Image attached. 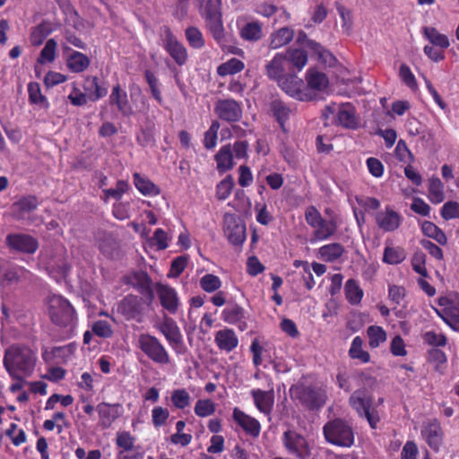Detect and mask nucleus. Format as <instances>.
<instances>
[{
	"label": "nucleus",
	"instance_id": "1",
	"mask_svg": "<svg viewBox=\"0 0 459 459\" xmlns=\"http://www.w3.org/2000/svg\"><path fill=\"white\" fill-rule=\"evenodd\" d=\"M37 361L36 351L22 343L10 345L5 349L3 358L4 368L13 379L18 381L33 374Z\"/></svg>",
	"mask_w": 459,
	"mask_h": 459
},
{
	"label": "nucleus",
	"instance_id": "2",
	"mask_svg": "<svg viewBox=\"0 0 459 459\" xmlns=\"http://www.w3.org/2000/svg\"><path fill=\"white\" fill-rule=\"evenodd\" d=\"M327 442L344 447H350L354 443V433L350 424L341 419L327 422L323 429Z\"/></svg>",
	"mask_w": 459,
	"mask_h": 459
},
{
	"label": "nucleus",
	"instance_id": "3",
	"mask_svg": "<svg viewBox=\"0 0 459 459\" xmlns=\"http://www.w3.org/2000/svg\"><path fill=\"white\" fill-rule=\"evenodd\" d=\"M48 313L51 321L61 327L71 326L75 321L73 306L59 295H53L48 299Z\"/></svg>",
	"mask_w": 459,
	"mask_h": 459
},
{
	"label": "nucleus",
	"instance_id": "4",
	"mask_svg": "<svg viewBox=\"0 0 459 459\" xmlns=\"http://www.w3.org/2000/svg\"><path fill=\"white\" fill-rule=\"evenodd\" d=\"M290 392L292 397L309 410L320 409L326 401V394L322 389L310 385H295L290 387Z\"/></svg>",
	"mask_w": 459,
	"mask_h": 459
},
{
	"label": "nucleus",
	"instance_id": "5",
	"mask_svg": "<svg viewBox=\"0 0 459 459\" xmlns=\"http://www.w3.org/2000/svg\"><path fill=\"white\" fill-rule=\"evenodd\" d=\"M349 402L360 417H365L367 419L372 429H377L380 418L377 411L371 409L372 399L368 395L366 390L359 389L353 392Z\"/></svg>",
	"mask_w": 459,
	"mask_h": 459
},
{
	"label": "nucleus",
	"instance_id": "6",
	"mask_svg": "<svg viewBox=\"0 0 459 459\" xmlns=\"http://www.w3.org/2000/svg\"><path fill=\"white\" fill-rule=\"evenodd\" d=\"M138 346L153 362L162 365L169 362L168 351L155 336L148 333L141 334L138 339Z\"/></svg>",
	"mask_w": 459,
	"mask_h": 459
},
{
	"label": "nucleus",
	"instance_id": "7",
	"mask_svg": "<svg viewBox=\"0 0 459 459\" xmlns=\"http://www.w3.org/2000/svg\"><path fill=\"white\" fill-rule=\"evenodd\" d=\"M282 442L287 451L300 459H305L310 455V449L307 439L294 430H287L283 433Z\"/></svg>",
	"mask_w": 459,
	"mask_h": 459
},
{
	"label": "nucleus",
	"instance_id": "8",
	"mask_svg": "<svg viewBox=\"0 0 459 459\" xmlns=\"http://www.w3.org/2000/svg\"><path fill=\"white\" fill-rule=\"evenodd\" d=\"M126 283L143 296L148 306L152 303L154 300L152 281L147 273L143 271L133 272L126 277Z\"/></svg>",
	"mask_w": 459,
	"mask_h": 459
},
{
	"label": "nucleus",
	"instance_id": "9",
	"mask_svg": "<svg viewBox=\"0 0 459 459\" xmlns=\"http://www.w3.org/2000/svg\"><path fill=\"white\" fill-rule=\"evenodd\" d=\"M143 299L136 295L128 294L117 304V312L124 316L126 320L142 321Z\"/></svg>",
	"mask_w": 459,
	"mask_h": 459
},
{
	"label": "nucleus",
	"instance_id": "10",
	"mask_svg": "<svg viewBox=\"0 0 459 459\" xmlns=\"http://www.w3.org/2000/svg\"><path fill=\"white\" fill-rule=\"evenodd\" d=\"M224 234L228 240L235 246H240L246 240V227L233 214L226 213L223 217Z\"/></svg>",
	"mask_w": 459,
	"mask_h": 459
},
{
	"label": "nucleus",
	"instance_id": "11",
	"mask_svg": "<svg viewBox=\"0 0 459 459\" xmlns=\"http://www.w3.org/2000/svg\"><path fill=\"white\" fill-rule=\"evenodd\" d=\"M7 246L22 254H34L39 248V242L34 237L25 233H12L6 236Z\"/></svg>",
	"mask_w": 459,
	"mask_h": 459
},
{
	"label": "nucleus",
	"instance_id": "12",
	"mask_svg": "<svg viewBox=\"0 0 459 459\" xmlns=\"http://www.w3.org/2000/svg\"><path fill=\"white\" fill-rule=\"evenodd\" d=\"M214 111L219 118L230 123L238 122L242 117V107L233 99L219 100Z\"/></svg>",
	"mask_w": 459,
	"mask_h": 459
},
{
	"label": "nucleus",
	"instance_id": "13",
	"mask_svg": "<svg viewBox=\"0 0 459 459\" xmlns=\"http://www.w3.org/2000/svg\"><path fill=\"white\" fill-rule=\"evenodd\" d=\"M32 273L27 269L17 266H4L0 270V283L3 287H12L22 281H31Z\"/></svg>",
	"mask_w": 459,
	"mask_h": 459
},
{
	"label": "nucleus",
	"instance_id": "14",
	"mask_svg": "<svg viewBox=\"0 0 459 459\" xmlns=\"http://www.w3.org/2000/svg\"><path fill=\"white\" fill-rule=\"evenodd\" d=\"M421 436L433 450H439L443 443L444 433L440 423L436 419L423 423Z\"/></svg>",
	"mask_w": 459,
	"mask_h": 459
},
{
	"label": "nucleus",
	"instance_id": "15",
	"mask_svg": "<svg viewBox=\"0 0 459 459\" xmlns=\"http://www.w3.org/2000/svg\"><path fill=\"white\" fill-rule=\"evenodd\" d=\"M164 48L178 65H183L187 59L186 48L180 44L169 27H164Z\"/></svg>",
	"mask_w": 459,
	"mask_h": 459
},
{
	"label": "nucleus",
	"instance_id": "16",
	"mask_svg": "<svg viewBox=\"0 0 459 459\" xmlns=\"http://www.w3.org/2000/svg\"><path fill=\"white\" fill-rule=\"evenodd\" d=\"M204 16L206 25L212 37L217 41H221L224 37V30L218 4H212L211 1H209L207 7L204 9Z\"/></svg>",
	"mask_w": 459,
	"mask_h": 459
},
{
	"label": "nucleus",
	"instance_id": "17",
	"mask_svg": "<svg viewBox=\"0 0 459 459\" xmlns=\"http://www.w3.org/2000/svg\"><path fill=\"white\" fill-rule=\"evenodd\" d=\"M278 85L286 94L294 99L307 100V94L303 91L304 82L295 74H286L279 80Z\"/></svg>",
	"mask_w": 459,
	"mask_h": 459
},
{
	"label": "nucleus",
	"instance_id": "18",
	"mask_svg": "<svg viewBox=\"0 0 459 459\" xmlns=\"http://www.w3.org/2000/svg\"><path fill=\"white\" fill-rule=\"evenodd\" d=\"M439 305L446 306L438 316L454 330H459V303L450 302L446 298L439 299Z\"/></svg>",
	"mask_w": 459,
	"mask_h": 459
},
{
	"label": "nucleus",
	"instance_id": "19",
	"mask_svg": "<svg viewBox=\"0 0 459 459\" xmlns=\"http://www.w3.org/2000/svg\"><path fill=\"white\" fill-rule=\"evenodd\" d=\"M156 290L162 307L170 314H175L178 307V298L176 290L169 285L157 283Z\"/></svg>",
	"mask_w": 459,
	"mask_h": 459
},
{
	"label": "nucleus",
	"instance_id": "20",
	"mask_svg": "<svg viewBox=\"0 0 459 459\" xmlns=\"http://www.w3.org/2000/svg\"><path fill=\"white\" fill-rule=\"evenodd\" d=\"M109 103L115 105L122 116L129 117L134 114V109L129 103L126 91H123L119 84L113 87L109 95Z\"/></svg>",
	"mask_w": 459,
	"mask_h": 459
},
{
	"label": "nucleus",
	"instance_id": "21",
	"mask_svg": "<svg viewBox=\"0 0 459 459\" xmlns=\"http://www.w3.org/2000/svg\"><path fill=\"white\" fill-rule=\"evenodd\" d=\"M97 411L100 415V422L103 428H108L121 415L122 407L119 403L110 404L100 403L97 406Z\"/></svg>",
	"mask_w": 459,
	"mask_h": 459
},
{
	"label": "nucleus",
	"instance_id": "22",
	"mask_svg": "<svg viewBox=\"0 0 459 459\" xmlns=\"http://www.w3.org/2000/svg\"><path fill=\"white\" fill-rule=\"evenodd\" d=\"M377 226L384 231H394L401 224V216L390 208L378 212L376 216Z\"/></svg>",
	"mask_w": 459,
	"mask_h": 459
},
{
	"label": "nucleus",
	"instance_id": "23",
	"mask_svg": "<svg viewBox=\"0 0 459 459\" xmlns=\"http://www.w3.org/2000/svg\"><path fill=\"white\" fill-rule=\"evenodd\" d=\"M234 420L249 435L258 437L260 434V423L255 418L250 417L238 408L233 410Z\"/></svg>",
	"mask_w": 459,
	"mask_h": 459
},
{
	"label": "nucleus",
	"instance_id": "24",
	"mask_svg": "<svg viewBox=\"0 0 459 459\" xmlns=\"http://www.w3.org/2000/svg\"><path fill=\"white\" fill-rule=\"evenodd\" d=\"M38 205L39 202L36 196H23L12 206L13 217L19 221L23 220L27 214L36 210Z\"/></svg>",
	"mask_w": 459,
	"mask_h": 459
},
{
	"label": "nucleus",
	"instance_id": "25",
	"mask_svg": "<svg viewBox=\"0 0 459 459\" xmlns=\"http://www.w3.org/2000/svg\"><path fill=\"white\" fill-rule=\"evenodd\" d=\"M269 112L279 123L281 128L285 130V123L289 120L291 109L278 98H273L269 103Z\"/></svg>",
	"mask_w": 459,
	"mask_h": 459
},
{
	"label": "nucleus",
	"instance_id": "26",
	"mask_svg": "<svg viewBox=\"0 0 459 459\" xmlns=\"http://www.w3.org/2000/svg\"><path fill=\"white\" fill-rule=\"evenodd\" d=\"M288 61V56L283 54H276L274 57L265 65L266 75L279 82V80L286 74L284 65Z\"/></svg>",
	"mask_w": 459,
	"mask_h": 459
},
{
	"label": "nucleus",
	"instance_id": "27",
	"mask_svg": "<svg viewBox=\"0 0 459 459\" xmlns=\"http://www.w3.org/2000/svg\"><path fill=\"white\" fill-rule=\"evenodd\" d=\"M256 408L263 413L269 415L272 411L274 395L273 392L254 389L251 392Z\"/></svg>",
	"mask_w": 459,
	"mask_h": 459
},
{
	"label": "nucleus",
	"instance_id": "28",
	"mask_svg": "<svg viewBox=\"0 0 459 459\" xmlns=\"http://www.w3.org/2000/svg\"><path fill=\"white\" fill-rule=\"evenodd\" d=\"M215 342L220 350L233 351L238 344V337L232 329H222L216 333Z\"/></svg>",
	"mask_w": 459,
	"mask_h": 459
},
{
	"label": "nucleus",
	"instance_id": "29",
	"mask_svg": "<svg viewBox=\"0 0 459 459\" xmlns=\"http://www.w3.org/2000/svg\"><path fill=\"white\" fill-rule=\"evenodd\" d=\"M337 119L341 126L346 128H356L358 121L355 116V108L350 103H343L339 107Z\"/></svg>",
	"mask_w": 459,
	"mask_h": 459
},
{
	"label": "nucleus",
	"instance_id": "30",
	"mask_svg": "<svg viewBox=\"0 0 459 459\" xmlns=\"http://www.w3.org/2000/svg\"><path fill=\"white\" fill-rule=\"evenodd\" d=\"M160 330L170 344L177 345L182 342V334L173 319H166L160 325Z\"/></svg>",
	"mask_w": 459,
	"mask_h": 459
},
{
	"label": "nucleus",
	"instance_id": "31",
	"mask_svg": "<svg viewBox=\"0 0 459 459\" xmlns=\"http://www.w3.org/2000/svg\"><path fill=\"white\" fill-rule=\"evenodd\" d=\"M337 228L338 226L334 220H324L323 222L315 229L311 242L322 241L330 238L336 232Z\"/></svg>",
	"mask_w": 459,
	"mask_h": 459
},
{
	"label": "nucleus",
	"instance_id": "32",
	"mask_svg": "<svg viewBox=\"0 0 459 459\" xmlns=\"http://www.w3.org/2000/svg\"><path fill=\"white\" fill-rule=\"evenodd\" d=\"M99 249L105 256L113 258L118 253V244L111 234L103 233L99 238Z\"/></svg>",
	"mask_w": 459,
	"mask_h": 459
},
{
	"label": "nucleus",
	"instance_id": "33",
	"mask_svg": "<svg viewBox=\"0 0 459 459\" xmlns=\"http://www.w3.org/2000/svg\"><path fill=\"white\" fill-rule=\"evenodd\" d=\"M66 65L73 73H81L90 65V59L84 54L72 51L67 58Z\"/></svg>",
	"mask_w": 459,
	"mask_h": 459
},
{
	"label": "nucleus",
	"instance_id": "34",
	"mask_svg": "<svg viewBox=\"0 0 459 459\" xmlns=\"http://www.w3.org/2000/svg\"><path fill=\"white\" fill-rule=\"evenodd\" d=\"M217 169L221 172H225L233 166V154L230 144L222 146L215 155Z\"/></svg>",
	"mask_w": 459,
	"mask_h": 459
},
{
	"label": "nucleus",
	"instance_id": "35",
	"mask_svg": "<svg viewBox=\"0 0 459 459\" xmlns=\"http://www.w3.org/2000/svg\"><path fill=\"white\" fill-rule=\"evenodd\" d=\"M424 37L435 47L442 49L447 48L450 45L448 38L445 34H441L434 27L425 26L422 28Z\"/></svg>",
	"mask_w": 459,
	"mask_h": 459
},
{
	"label": "nucleus",
	"instance_id": "36",
	"mask_svg": "<svg viewBox=\"0 0 459 459\" xmlns=\"http://www.w3.org/2000/svg\"><path fill=\"white\" fill-rule=\"evenodd\" d=\"M344 253V247L339 243L325 245L318 249L319 256L325 262H334Z\"/></svg>",
	"mask_w": 459,
	"mask_h": 459
},
{
	"label": "nucleus",
	"instance_id": "37",
	"mask_svg": "<svg viewBox=\"0 0 459 459\" xmlns=\"http://www.w3.org/2000/svg\"><path fill=\"white\" fill-rule=\"evenodd\" d=\"M294 37V30L289 27L279 29L271 36L270 47L272 48H279L289 44Z\"/></svg>",
	"mask_w": 459,
	"mask_h": 459
},
{
	"label": "nucleus",
	"instance_id": "38",
	"mask_svg": "<svg viewBox=\"0 0 459 459\" xmlns=\"http://www.w3.org/2000/svg\"><path fill=\"white\" fill-rule=\"evenodd\" d=\"M84 90L92 101L98 100L108 93L107 89L100 85L97 77L87 78L84 83Z\"/></svg>",
	"mask_w": 459,
	"mask_h": 459
},
{
	"label": "nucleus",
	"instance_id": "39",
	"mask_svg": "<svg viewBox=\"0 0 459 459\" xmlns=\"http://www.w3.org/2000/svg\"><path fill=\"white\" fill-rule=\"evenodd\" d=\"M135 187L144 195H157L160 194V188L151 180L142 177L138 173L134 174Z\"/></svg>",
	"mask_w": 459,
	"mask_h": 459
},
{
	"label": "nucleus",
	"instance_id": "40",
	"mask_svg": "<svg viewBox=\"0 0 459 459\" xmlns=\"http://www.w3.org/2000/svg\"><path fill=\"white\" fill-rule=\"evenodd\" d=\"M262 25L258 22H247L240 30L241 38L247 41H257L262 38Z\"/></svg>",
	"mask_w": 459,
	"mask_h": 459
},
{
	"label": "nucleus",
	"instance_id": "41",
	"mask_svg": "<svg viewBox=\"0 0 459 459\" xmlns=\"http://www.w3.org/2000/svg\"><path fill=\"white\" fill-rule=\"evenodd\" d=\"M344 291L347 300L351 305H358L360 303L363 297V290L359 288L354 279H349L346 281Z\"/></svg>",
	"mask_w": 459,
	"mask_h": 459
},
{
	"label": "nucleus",
	"instance_id": "42",
	"mask_svg": "<svg viewBox=\"0 0 459 459\" xmlns=\"http://www.w3.org/2000/svg\"><path fill=\"white\" fill-rule=\"evenodd\" d=\"M307 85L311 89L323 91L328 84V79L324 73L309 69L307 73Z\"/></svg>",
	"mask_w": 459,
	"mask_h": 459
},
{
	"label": "nucleus",
	"instance_id": "43",
	"mask_svg": "<svg viewBox=\"0 0 459 459\" xmlns=\"http://www.w3.org/2000/svg\"><path fill=\"white\" fill-rule=\"evenodd\" d=\"M406 258V253L400 247H386L384 250L383 262L388 264H398Z\"/></svg>",
	"mask_w": 459,
	"mask_h": 459
},
{
	"label": "nucleus",
	"instance_id": "44",
	"mask_svg": "<svg viewBox=\"0 0 459 459\" xmlns=\"http://www.w3.org/2000/svg\"><path fill=\"white\" fill-rule=\"evenodd\" d=\"M363 340L359 336H356L349 350V355L351 359H359L363 363H367L370 359V355L368 351L362 349Z\"/></svg>",
	"mask_w": 459,
	"mask_h": 459
},
{
	"label": "nucleus",
	"instance_id": "45",
	"mask_svg": "<svg viewBox=\"0 0 459 459\" xmlns=\"http://www.w3.org/2000/svg\"><path fill=\"white\" fill-rule=\"evenodd\" d=\"M223 320L229 324H235L244 317V309L236 303L228 304L222 312Z\"/></svg>",
	"mask_w": 459,
	"mask_h": 459
},
{
	"label": "nucleus",
	"instance_id": "46",
	"mask_svg": "<svg viewBox=\"0 0 459 459\" xmlns=\"http://www.w3.org/2000/svg\"><path fill=\"white\" fill-rule=\"evenodd\" d=\"M367 334L369 339L368 345L371 348H377L386 341V333L381 326L371 325L368 327Z\"/></svg>",
	"mask_w": 459,
	"mask_h": 459
},
{
	"label": "nucleus",
	"instance_id": "47",
	"mask_svg": "<svg viewBox=\"0 0 459 459\" xmlns=\"http://www.w3.org/2000/svg\"><path fill=\"white\" fill-rule=\"evenodd\" d=\"M29 100L32 104L39 105L42 108H48L47 98L42 95L40 86L38 82H30L28 84Z\"/></svg>",
	"mask_w": 459,
	"mask_h": 459
},
{
	"label": "nucleus",
	"instance_id": "48",
	"mask_svg": "<svg viewBox=\"0 0 459 459\" xmlns=\"http://www.w3.org/2000/svg\"><path fill=\"white\" fill-rule=\"evenodd\" d=\"M422 231L423 233L435 239L438 244L440 245H446V237L445 233L433 222L431 221H425L422 224Z\"/></svg>",
	"mask_w": 459,
	"mask_h": 459
},
{
	"label": "nucleus",
	"instance_id": "49",
	"mask_svg": "<svg viewBox=\"0 0 459 459\" xmlns=\"http://www.w3.org/2000/svg\"><path fill=\"white\" fill-rule=\"evenodd\" d=\"M429 199L434 204H439L444 200V186L439 178H433L429 180Z\"/></svg>",
	"mask_w": 459,
	"mask_h": 459
},
{
	"label": "nucleus",
	"instance_id": "50",
	"mask_svg": "<svg viewBox=\"0 0 459 459\" xmlns=\"http://www.w3.org/2000/svg\"><path fill=\"white\" fill-rule=\"evenodd\" d=\"M136 141L143 147L153 146L156 142L154 137V125L151 123L147 126L141 128L136 135Z\"/></svg>",
	"mask_w": 459,
	"mask_h": 459
},
{
	"label": "nucleus",
	"instance_id": "51",
	"mask_svg": "<svg viewBox=\"0 0 459 459\" xmlns=\"http://www.w3.org/2000/svg\"><path fill=\"white\" fill-rule=\"evenodd\" d=\"M244 69V64L242 61L237 58H231L228 62L221 65L217 72L221 76H225L227 74H234Z\"/></svg>",
	"mask_w": 459,
	"mask_h": 459
},
{
	"label": "nucleus",
	"instance_id": "52",
	"mask_svg": "<svg viewBox=\"0 0 459 459\" xmlns=\"http://www.w3.org/2000/svg\"><path fill=\"white\" fill-rule=\"evenodd\" d=\"M171 402L178 409H185L190 404V395L186 389H176L171 394Z\"/></svg>",
	"mask_w": 459,
	"mask_h": 459
},
{
	"label": "nucleus",
	"instance_id": "53",
	"mask_svg": "<svg viewBox=\"0 0 459 459\" xmlns=\"http://www.w3.org/2000/svg\"><path fill=\"white\" fill-rule=\"evenodd\" d=\"M56 41L54 39H48L42 50L40 51L38 62L43 64L44 62H53L56 57Z\"/></svg>",
	"mask_w": 459,
	"mask_h": 459
},
{
	"label": "nucleus",
	"instance_id": "54",
	"mask_svg": "<svg viewBox=\"0 0 459 459\" xmlns=\"http://www.w3.org/2000/svg\"><path fill=\"white\" fill-rule=\"evenodd\" d=\"M220 126V123L217 120H214L212 122L210 128L205 132L204 144L206 149L210 150L215 147Z\"/></svg>",
	"mask_w": 459,
	"mask_h": 459
},
{
	"label": "nucleus",
	"instance_id": "55",
	"mask_svg": "<svg viewBox=\"0 0 459 459\" xmlns=\"http://www.w3.org/2000/svg\"><path fill=\"white\" fill-rule=\"evenodd\" d=\"M201 288L206 292H213L221 286L220 278L214 274H205L200 280Z\"/></svg>",
	"mask_w": 459,
	"mask_h": 459
},
{
	"label": "nucleus",
	"instance_id": "56",
	"mask_svg": "<svg viewBox=\"0 0 459 459\" xmlns=\"http://www.w3.org/2000/svg\"><path fill=\"white\" fill-rule=\"evenodd\" d=\"M144 76L146 79V82L151 89V92L152 97L160 103L161 104L163 102V99L161 96V92L159 89V80L154 75V74L150 71L146 70L144 73Z\"/></svg>",
	"mask_w": 459,
	"mask_h": 459
},
{
	"label": "nucleus",
	"instance_id": "57",
	"mask_svg": "<svg viewBox=\"0 0 459 459\" xmlns=\"http://www.w3.org/2000/svg\"><path fill=\"white\" fill-rule=\"evenodd\" d=\"M288 60L299 70L302 69L307 62V52L303 49L295 48L289 51Z\"/></svg>",
	"mask_w": 459,
	"mask_h": 459
},
{
	"label": "nucleus",
	"instance_id": "58",
	"mask_svg": "<svg viewBox=\"0 0 459 459\" xmlns=\"http://www.w3.org/2000/svg\"><path fill=\"white\" fill-rule=\"evenodd\" d=\"M215 411V404L209 399L198 400L195 406V412L199 417H207Z\"/></svg>",
	"mask_w": 459,
	"mask_h": 459
},
{
	"label": "nucleus",
	"instance_id": "59",
	"mask_svg": "<svg viewBox=\"0 0 459 459\" xmlns=\"http://www.w3.org/2000/svg\"><path fill=\"white\" fill-rule=\"evenodd\" d=\"M234 186V181L231 176H227L223 180H221L217 185L216 195L218 199L225 200L227 199Z\"/></svg>",
	"mask_w": 459,
	"mask_h": 459
},
{
	"label": "nucleus",
	"instance_id": "60",
	"mask_svg": "<svg viewBox=\"0 0 459 459\" xmlns=\"http://www.w3.org/2000/svg\"><path fill=\"white\" fill-rule=\"evenodd\" d=\"M186 37L189 45L195 48H201L204 45L203 35L195 27H189L186 29Z\"/></svg>",
	"mask_w": 459,
	"mask_h": 459
},
{
	"label": "nucleus",
	"instance_id": "61",
	"mask_svg": "<svg viewBox=\"0 0 459 459\" xmlns=\"http://www.w3.org/2000/svg\"><path fill=\"white\" fill-rule=\"evenodd\" d=\"M91 331L94 334L101 338H109L113 334L110 324L104 320H99L93 323Z\"/></svg>",
	"mask_w": 459,
	"mask_h": 459
},
{
	"label": "nucleus",
	"instance_id": "62",
	"mask_svg": "<svg viewBox=\"0 0 459 459\" xmlns=\"http://www.w3.org/2000/svg\"><path fill=\"white\" fill-rule=\"evenodd\" d=\"M305 219L307 223L316 229L320 223L323 222L325 219H323L321 213L315 206H308L305 212Z\"/></svg>",
	"mask_w": 459,
	"mask_h": 459
},
{
	"label": "nucleus",
	"instance_id": "63",
	"mask_svg": "<svg viewBox=\"0 0 459 459\" xmlns=\"http://www.w3.org/2000/svg\"><path fill=\"white\" fill-rule=\"evenodd\" d=\"M441 216L443 219L448 221L459 218V203L449 201L446 202L441 210Z\"/></svg>",
	"mask_w": 459,
	"mask_h": 459
},
{
	"label": "nucleus",
	"instance_id": "64",
	"mask_svg": "<svg viewBox=\"0 0 459 459\" xmlns=\"http://www.w3.org/2000/svg\"><path fill=\"white\" fill-rule=\"evenodd\" d=\"M169 416L168 409L161 406L154 407L152 411V419L153 425L158 428L165 424Z\"/></svg>",
	"mask_w": 459,
	"mask_h": 459
}]
</instances>
